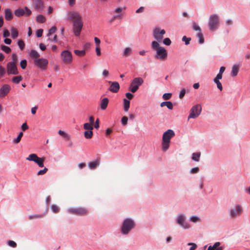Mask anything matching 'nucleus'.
Instances as JSON below:
<instances>
[{
    "label": "nucleus",
    "instance_id": "1",
    "mask_svg": "<svg viewBox=\"0 0 250 250\" xmlns=\"http://www.w3.org/2000/svg\"><path fill=\"white\" fill-rule=\"evenodd\" d=\"M68 19L73 22V30L76 36H79L83 26L82 18L77 11H70L68 13Z\"/></svg>",
    "mask_w": 250,
    "mask_h": 250
},
{
    "label": "nucleus",
    "instance_id": "2",
    "mask_svg": "<svg viewBox=\"0 0 250 250\" xmlns=\"http://www.w3.org/2000/svg\"><path fill=\"white\" fill-rule=\"evenodd\" d=\"M151 47L152 50L156 51V54L154 58L159 60L161 61H165L167 58V50L163 47L161 46L156 41H152L151 42Z\"/></svg>",
    "mask_w": 250,
    "mask_h": 250
},
{
    "label": "nucleus",
    "instance_id": "3",
    "mask_svg": "<svg viewBox=\"0 0 250 250\" xmlns=\"http://www.w3.org/2000/svg\"><path fill=\"white\" fill-rule=\"evenodd\" d=\"M175 136V132L172 129H168L165 132L162 137V150L166 151L169 148L170 139Z\"/></svg>",
    "mask_w": 250,
    "mask_h": 250
},
{
    "label": "nucleus",
    "instance_id": "4",
    "mask_svg": "<svg viewBox=\"0 0 250 250\" xmlns=\"http://www.w3.org/2000/svg\"><path fill=\"white\" fill-rule=\"evenodd\" d=\"M220 25V17L217 14H211L208 18V26L210 31L216 30Z\"/></svg>",
    "mask_w": 250,
    "mask_h": 250
},
{
    "label": "nucleus",
    "instance_id": "5",
    "mask_svg": "<svg viewBox=\"0 0 250 250\" xmlns=\"http://www.w3.org/2000/svg\"><path fill=\"white\" fill-rule=\"evenodd\" d=\"M135 222L131 219H125L121 227V232L124 234H127L135 227Z\"/></svg>",
    "mask_w": 250,
    "mask_h": 250
},
{
    "label": "nucleus",
    "instance_id": "6",
    "mask_svg": "<svg viewBox=\"0 0 250 250\" xmlns=\"http://www.w3.org/2000/svg\"><path fill=\"white\" fill-rule=\"evenodd\" d=\"M67 212L78 216H85L89 213L88 210L84 207L70 208L67 209Z\"/></svg>",
    "mask_w": 250,
    "mask_h": 250
},
{
    "label": "nucleus",
    "instance_id": "7",
    "mask_svg": "<svg viewBox=\"0 0 250 250\" xmlns=\"http://www.w3.org/2000/svg\"><path fill=\"white\" fill-rule=\"evenodd\" d=\"M144 83L142 78L137 77L134 78L131 82L130 85L129 90L132 93L136 92L140 85Z\"/></svg>",
    "mask_w": 250,
    "mask_h": 250
},
{
    "label": "nucleus",
    "instance_id": "8",
    "mask_svg": "<svg viewBox=\"0 0 250 250\" xmlns=\"http://www.w3.org/2000/svg\"><path fill=\"white\" fill-rule=\"evenodd\" d=\"M202 107L200 104H196L192 107L189 111L188 120L190 118L195 119L198 117L201 114Z\"/></svg>",
    "mask_w": 250,
    "mask_h": 250
},
{
    "label": "nucleus",
    "instance_id": "9",
    "mask_svg": "<svg viewBox=\"0 0 250 250\" xmlns=\"http://www.w3.org/2000/svg\"><path fill=\"white\" fill-rule=\"evenodd\" d=\"M26 159L28 161L34 162L40 167H44L43 162L45 158L39 157L36 154L33 153L30 154Z\"/></svg>",
    "mask_w": 250,
    "mask_h": 250
},
{
    "label": "nucleus",
    "instance_id": "10",
    "mask_svg": "<svg viewBox=\"0 0 250 250\" xmlns=\"http://www.w3.org/2000/svg\"><path fill=\"white\" fill-rule=\"evenodd\" d=\"M61 57L63 62L65 64H70L73 61V56L71 52L68 50H63L61 54Z\"/></svg>",
    "mask_w": 250,
    "mask_h": 250
},
{
    "label": "nucleus",
    "instance_id": "11",
    "mask_svg": "<svg viewBox=\"0 0 250 250\" xmlns=\"http://www.w3.org/2000/svg\"><path fill=\"white\" fill-rule=\"evenodd\" d=\"M165 33L166 31L164 29H161L158 27L155 28L153 30V37L158 42H161Z\"/></svg>",
    "mask_w": 250,
    "mask_h": 250
},
{
    "label": "nucleus",
    "instance_id": "12",
    "mask_svg": "<svg viewBox=\"0 0 250 250\" xmlns=\"http://www.w3.org/2000/svg\"><path fill=\"white\" fill-rule=\"evenodd\" d=\"M34 63L37 67L42 70H44L47 69L48 62L46 59L39 58L38 59H35Z\"/></svg>",
    "mask_w": 250,
    "mask_h": 250
},
{
    "label": "nucleus",
    "instance_id": "13",
    "mask_svg": "<svg viewBox=\"0 0 250 250\" xmlns=\"http://www.w3.org/2000/svg\"><path fill=\"white\" fill-rule=\"evenodd\" d=\"M186 216L184 214H181L177 217V223L184 229H187L190 228V225L186 222Z\"/></svg>",
    "mask_w": 250,
    "mask_h": 250
},
{
    "label": "nucleus",
    "instance_id": "14",
    "mask_svg": "<svg viewBox=\"0 0 250 250\" xmlns=\"http://www.w3.org/2000/svg\"><path fill=\"white\" fill-rule=\"evenodd\" d=\"M31 11L27 7L24 9L19 8L14 11L15 15L17 17H21L23 15L29 16L31 14Z\"/></svg>",
    "mask_w": 250,
    "mask_h": 250
},
{
    "label": "nucleus",
    "instance_id": "15",
    "mask_svg": "<svg viewBox=\"0 0 250 250\" xmlns=\"http://www.w3.org/2000/svg\"><path fill=\"white\" fill-rule=\"evenodd\" d=\"M7 71L9 74L17 75L19 74L16 64L14 62H9L7 63Z\"/></svg>",
    "mask_w": 250,
    "mask_h": 250
},
{
    "label": "nucleus",
    "instance_id": "16",
    "mask_svg": "<svg viewBox=\"0 0 250 250\" xmlns=\"http://www.w3.org/2000/svg\"><path fill=\"white\" fill-rule=\"evenodd\" d=\"M242 209L240 206H236L234 208L230 210L229 213L231 218H235L237 215H240L242 213Z\"/></svg>",
    "mask_w": 250,
    "mask_h": 250
},
{
    "label": "nucleus",
    "instance_id": "17",
    "mask_svg": "<svg viewBox=\"0 0 250 250\" xmlns=\"http://www.w3.org/2000/svg\"><path fill=\"white\" fill-rule=\"evenodd\" d=\"M11 87L8 84H4L0 88V98L5 97L10 91Z\"/></svg>",
    "mask_w": 250,
    "mask_h": 250
},
{
    "label": "nucleus",
    "instance_id": "18",
    "mask_svg": "<svg viewBox=\"0 0 250 250\" xmlns=\"http://www.w3.org/2000/svg\"><path fill=\"white\" fill-rule=\"evenodd\" d=\"M109 83H111V85L109 88V90L113 93H117L119 89H120V84L117 82H112L109 81Z\"/></svg>",
    "mask_w": 250,
    "mask_h": 250
},
{
    "label": "nucleus",
    "instance_id": "19",
    "mask_svg": "<svg viewBox=\"0 0 250 250\" xmlns=\"http://www.w3.org/2000/svg\"><path fill=\"white\" fill-rule=\"evenodd\" d=\"M100 159H97L96 161L91 162L88 163V167L90 169H95L97 167L100 165Z\"/></svg>",
    "mask_w": 250,
    "mask_h": 250
},
{
    "label": "nucleus",
    "instance_id": "20",
    "mask_svg": "<svg viewBox=\"0 0 250 250\" xmlns=\"http://www.w3.org/2000/svg\"><path fill=\"white\" fill-rule=\"evenodd\" d=\"M33 4L36 9H42L43 3L42 0H35Z\"/></svg>",
    "mask_w": 250,
    "mask_h": 250
},
{
    "label": "nucleus",
    "instance_id": "21",
    "mask_svg": "<svg viewBox=\"0 0 250 250\" xmlns=\"http://www.w3.org/2000/svg\"><path fill=\"white\" fill-rule=\"evenodd\" d=\"M109 100L108 98H104L102 100L100 106L102 110H105L106 109L108 104Z\"/></svg>",
    "mask_w": 250,
    "mask_h": 250
},
{
    "label": "nucleus",
    "instance_id": "22",
    "mask_svg": "<svg viewBox=\"0 0 250 250\" xmlns=\"http://www.w3.org/2000/svg\"><path fill=\"white\" fill-rule=\"evenodd\" d=\"M220 245V242H216L214 244V245L212 246H209L208 247V250H223V248L221 247H219Z\"/></svg>",
    "mask_w": 250,
    "mask_h": 250
},
{
    "label": "nucleus",
    "instance_id": "23",
    "mask_svg": "<svg viewBox=\"0 0 250 250\" xmlns=\"http://www.w3.org/2000/svg\"><path fill=\"white\" fill-rule=\"evenodd\" d=\"M5 18L7 21H10L13 17V14L10 9H6L5 10Z\"/></svg>",
    "mask_w": 250,
    "mask_h": 250
},
{
    "label": "nucleus",
    "instance_id": "24",
    "mask_svg": "<svg viewBox=\"0 0 250 250\" xmlns=\"http://www.w3.org/2000/svg\"><path fill=\"white\" fill-rule=\"evenodd\" d=\"M239 65L238 64H234L232 66L231 75L232 77L236 76L239 72Z\"/></svg>",
    "mask_w": 250,
    "mask_h": 250
},
{
    "label": "nucleus",
    "instance_id": "25",
    "mask_svg": "<svg viewBox=\"0 0 250 250\" xmlns=\"http://www.w3.org/2000/svg\"><path fill=\"white\" fill-rule=\"evenodd\" d=\"M161 107H164L166 106L169 109H173V104L172 102L168 101V102H163L161 103L160 104Z\"/></svg>",
    "mask_w": 250,
    "mask_h": 250
},
{
    "label": "nucleus",
    "instance_id": "26",
    "mask_svg": "<svg viewBox=\"0 0 250 250\" xmlns=\"http://www.w3.org/2000/svg\"><path fill=\"white\" fill-rule=\"evenodd\" d=\"M58 134L62 136L66 140H69L70 139V136L68 134L65 133L62 130H59Z\"/></svg>",
    "mask_w": 250,
    "mask_h": 250
},
{
    "label": "nucleus",
    "instance_id": "27",
    "mask_svg": "<svg viewBox=\"0 0 250 250\" xmlns=\"http://www.w3.org/2000/svg\"><path fill=\"white\" fill-rule=\"evenodd\" d=\"M11 37L13 39H16L18 37L19 32L15 27H12L11 29Z\"/></svg>",
    "mask_w": 250,
    "mask_h": 250
},
{
    "label": "nucleus",
    "instance_id": "28",
    "mask_svg": "<svg viewBox=\"0 0 250 250\" xmlns=\"http://www.w3.org/2000/svg\"><path fill=\"white\" fill-rule=\"evenodd\" d=\"M30 55L31 58H35V59H38L40 57V55L38 52L35 50H32L31 51Z\"/></svg>",
    "mask_w": 250,
    "mask_h": 250
},
{
    "label": "nucleus",
    "instance_id": "29",
    "mask_svg": "<svg viewBox=\"0 0 250 250\" xmlns=\"http://www.w3.org/2000/svg\"><path fill=\"white\" fill-rule=\"evenodd\" d=\"M130 107V102L129 100L124 99V108L125 111H127Z\"/></svg>",
    "mask_w": 250,
    "mask_h": 250
},
{
    "label": "nucleus",
    "instance_id": "30",
    "mask_svg": "<svg viewBox=\"0 0 250 250\" xmlns=\"http://www.w3.org/2000/svg\"><path fill=\"white\" fill-rule=\"evenodd\" d=\"M122 18V14H117L114 15L109 20L108 22L110 24H112L115 20L116 19H120Z\"/></svg>",
    "mask_w": 250,
    "mask_h": 250
},
{
    "label": "nucleus",
    "instance_id": "31",
    "mask_svg": "<svg viewBox=\"0 0 250 250\" xmlns=\"http://www.w3.org/2000/svg\"><path fill=\"white\" fill-rule=\"evenodd\" d=\"M36 21L40 23H44L46 21L45 17L42 15H39L36 17Z\"/></svg>",
    "mask_w": 250,
    "mask_h": 250
},
{
    "label": "nucleus",
    "instance_id": "32",
    "mask_svg": "<svg viewBox=\"0 0 250 250\" xmlns=\"http://www.w3.org/2000/svg\"><path fill=\"white\" fill-rule=\"evenodd\" d=\"M22 79L23 78L21 76H18L14 77L12 79V81L13 83L18 84L22 80Z\"/></svg>",
    "mask_w": 250,
    "mask_h": 250
},
{
    "label": "nucleus",
    "instance_id": "33",
    "mask_svg": "<svg viewBox=\"0 0 250 250\" xmlns=\"http://www.w3.org/2000/svg\"><path fill=\"white\" fill-rule=\"evenodd\" d=\"M92 130H87L84 132V137L86 139H90L93 136Z\"/></svg>",
    "mask_w": 250,
    "mask_h": 250
},
{
    "label": "nucleus",
    "instance_id": "34",
    "mask_svg": "<svg viewBox=\"0 0 250 250\" xmlns=\"http://www.w3.org/2000/svg\"><path fill=\"white\" fill-rule=\"evenodd\" d=\"M201 155L200 152L193 153L192 154V159L195 161L198 162Z\"/></svg>",
    "mask_w": 250,
    "mask_h": 250
},
{
    "label": "nucleus",
    "instance_id": "35",
    "mask_svg": "<svg viewBox=\"0 0 250 250\" xmlns=\"http://www.w3.org/2000/svg\"><path fill=\"white\" fill-rule=\"evenodd\" d=\"M132 52V49L130 47H126L125 49L123 55L125 57L129 56Z\"/></svg>",
    "mask_w": 250,
    "mask_h": 250
},
{
    "label": "nucleus",
    "instance_id": "36",
    "mask_svg": "<svg viewBox=\"0 0 250 250\" xmlns=\"http://www.w3.org/2000/svg\"><path fill=\"white\" fill-rule=\"evenodd\" d=\"M0 48L3 51L7 54L11 51V49L9 47L3 44L0 45Z\"/></svg>",
    "mask_w": 250,
    "mask_h": 250
},
{
    "label": "nucleus",
    "instance_id": "37",
    "mask_svg": "<svg viewBox=\"0 0 250 250\" xmlns=\"http://www.w3.org/2000/svg\"><path fill=\"white\" fill-rule=\"evenodd\" d=\"M75 54L79 56L83 57L85 55V51L84 50H75L74 51Z\"/></svg>",
    "mask_w": 250,
    "mask_h": 250
},
{
    "label": "nucleus",
    "instance_id": "38",
    "mask_svg": "<svg viewBox=\"0 0 250 250\" xmlns=\"http://www.w3.org/2000/svg\"><path fill=\"white\" fill-rule=\"evenodd\" d=\"M197 36L198 38L199 39V42L200 44L203 43L204 42V38L203 34L202 33V32H199L197 34Z\"/></svg>",
    "mask_w": 250,
    "mask_h": 250
},
{
    "label": "nucleus",
    "instance_id": "39",
    "mask_svg": "<svg viewBox=\"0 0 250 250\" xmlns=\"http://www.w3.org/2000/svg\"><path fill=\"white\" fill-rule=\"evenodd\" d=\"M23 136V133L22 132H20L18 137H17V138L15 139L14 140H13V142L15 143V144H18L21 140V137H22Z\"/></svg>",
    "mask_w": 250,
    "mask_h": 250
},
{
    "label": "nucleus",
    "instance_id": "40",
    "mask_svg": "<svg viewBox=\"0 0 250 250\" xmlns=\"http://www.w3.org/2000/svg\"><path fill=\"white\" fill-rule=\"evenodd\" d=\"M189 220L193 223H196L200 221V218L196 216H192L190 217Z\"/></svg>",
    "mask_w": 250,
    "mask_h": 250
},
{
    "label": "nucleus",
    "instance_id": "41",
    "mask_svg": "<svg viewBox=\"0 0 250 250\" xmlns=\"http://www.w3.org/2000/svg\"><path fill=\"white\" fill-rule=\"evenodd\" d=\"M83 128L85 130H92L93 127L92 125L89 123H85L83 125Z\"/></svg>",
    "mask_w": 250,
    "mask_h": 250
},
{
    "label": "nucleus",
    "instance_id": "42",
    "mask_svg": "<svg viewBox=\"0 0 250 250\" xmlns=\"http://www.w3.org/2000/svg\"><path fill=\"white\" fill-rule=\"evenodd\" d=\"M57 30V28L56 26H52L49 30V32L47 35L48 37H49L52 34L54 33Z\"/></svg>",
    "mask_w": 250,
    "mask_h": 250
},
{
    "label": "nucleus",
    "instance_id": "43",
    "mask_svg": "<svg viewBox=\"0 0 250 250\" xmlns=\"http://www.w3.org/2000/svg\"><path fill=\"white\" fill-rule=\"evenodd\" d=\"M51 209L52 211L55 213H57L60 211V208L59 207L55 205H52Z\"/></svg>",
    "mask_w": 250,
    "mask_h": 250
},
{
    "label": "nucleus",
    "instance_id": "44",
    "mask_svg": "<svg viewBox=\"0 0 250 250\" xmlns=\"http://www.w3.org/2000/svg\"><path fill=\"white\" fill-rule=\"evenodd\" d=\"M214 82L216 84L217 88L220 90L222 91L223 89V87L221 83L220 82L219 80H214Z\"/></svg>",
    "mask_w": 250,
    "mask_h": 250
},
{
    "label": "nucleus",
    "instance_id": "45",
    "mask_svg": "<svg viewBox=\"0 0 250 250\" xmlns=\"http://www.w3.org/2000/svg\"><path fill=\"white\" fill-rule=\"evenodd\" d=\"M192 28L195 31H199V32H201V28L195 22L192 23Z\"/></svg>",
    "mask_w": 250,
    "mask_h": 250
},
{
    "label": "nucleus",
    "instance_id": "46",
    "mask_svg": "<svg viewBox=\"0 0 250 250\" xmlns=\"http://www.w3.org/2000/svg\"><path fill=\"white\" fill-rule=\"evenodd\" d=\"M18 44L20 49L22 50L24 49L25 46L24 42L22 40H20L18 41Z\"/></svg>",
    "mask_w": 250,
    "mask_h": 250
},
{
    "label": "nucleus",
    "instance_id": "47",
    "mask_svg": "<svg viewBox=\"0 0 250 250\" xmlns=\"http://www.w3.org/2000/svg\"><path fill=\"white\" fill-rule=\"evenodd\" d=\"M20 66L21 68L23 69H24L27 66V61L26 60H23L21 61L20 62Z\"/></svg>",
    "mask_w": 250,
    "mask_h": 250
},
{
    "label": "nucleus",
    "instance_id": "48",
    "mask_svg": "<svg viewBox=\"0 0 250 250\" xmlns=\"http://www.w3.org/2000/svg\"><path fill=\"white\" fill-rule=\"evenodd\" d=\"M171 93H165L163 95V98L165 100H168L171 98Z\"/></svg>",
    "mask_w": 250,
    "mask_h": 250
},
{
    "label": "nucleus",
    "instance_id": "49",
    "mask_svg": "<svg viewBox=\"0 0 250 250\" xmlns=\"http://www.w3.org/2000/svg\"><path fill=\"white\" fill-rule=\"evenodd\" d=\"M43 215H40V214H36V215H30L29 216V220H32V219H37V218H41L42 217H43Z\"/></svg>",
    "mask_w": 250,
    "mask_h": 250
},
{
    "label": "nucleus",
    "instance_id": "50",
    "mask_svg": "<svg viewBox=\"0 0 250 250\" xmlns=\"http://www.w3.org/2000/svg\"><path fill=\"white\" fill-rule=\"evenodd\" d=\"M48 169L46 167H44L43 169L39 170L37 173V175H42L46 173Z\"/></svg>",
    "mask_w": 250,
    "mask_h": 250
},
{
    "label": "nucleus",
    "instance_id": "51",
    "mask_svg": "<svg viewBox=\"0 0 250 250\" xmlns=\"http://www.w3.org/2000/svg\"><path fill=\"white\" fill-rule=\"evenodd\" d=\"M190 40V38H187L186 36H184L182 38V41L185 42L186 45H188V44H189Z\"/></svg>",
    "mask_w": 250,
    "mask_h": 250
},
{
    "label": "nucleus",
    "instance_id": "52",
    "mask_svg": "<svg viewBox=\"0 0 250 250\" xmlns=\"http://www.w3.org/2000/svg\"><path fill=\"white\" fill-rule=\"evenodd\" d=\"M128 118L126 116H124L121 120L122 124L123 125H126L127 124Z\"/></svg>",
    "mask_w": 250,
    "mask_h": 250
},
{
    "label": "nucleus",
    "instance_id": "53",
    "mask_svg": "<svg viewBox=\"0 0 250 250\" xmlns=\"http://www.w3.org/2000/svg\"><path fill=\"white\" fill-rule=\"evenodd\" d=\"M125 8L118 7L115 10V12L118 14H122L121 13L123 10H125Z\"/></svg>",
    "mask_w": 250,
    "mask_h": 250
},
{
    "label": "nucleus",
    "instance_id": "54",
    "mask_svg": "<svg viewBox=\"0 0 250 250\" xmlns=\"http://www.w3.org/2000/svg\"><path fill=\"white\" fill-rule=\"evenodd\" d=\"M188 245L191 246L189 250H195L197 247V245L193 243H188Z\"/></svg>",
    "mask_w": 250,
    "mask_h": 250
},
{
    "label": "nucleus",
    "instance_id": "55",
    "mask_svg": "<svg viewBox=\"0 0 250 250\" xmlns=\"http://www.w3.org/2000/svg\"><path fill=\"white\" fill-rule=\"evenodd\" d=\"M163 43L167 45H170L171 42L168 38H167L163 40Z\"/></svg>",
    "mask_w": 250,
    "mask_h": 250
},
{
    "label": "nucleus",
    "instance_id": "56",
    "mask_svg": "<svg viewBox=\"0 0 250 250\" xmlns=\"http://www.w3.org/2000/svg\"><path fill=\"white\" fill-rule=\"evenodd\" d=\"M8 245L13 248H16L17 246V244L16 242L12 240H9L8 242Z\"/></svg>",
    "mask_w": 250,
    "mask_h": 250
},
{
    "label": "nucleus",
    "instance_id": "57",
    "mask_svg": "<svg viewBox=\"0 0 250 250\" xmlns=\"http://www.w3.org/2000/svg\"><path fill=\"white\" fill-rule=\"evenodd\" d=\"M186 94V90L185 89H183L180 91V93L179 94V98L182 99L184 97L185 95Z\"/></svg>",
    "mask_w": 250,
    "mask_h": 250
},
{
    "label": "nucleus",
    "instance_id": "58",
    "mask_svg": "<svg viewBox=\"0 0 250 250\" xmlns=\"http://www.w3.org/2000/svg\"><path fill=\"white\" fill-rule=\"evenodd\" d=\"M5 73V70L4 67L0 65V76L3 77Z\"/></svg>",
    "mask_w": 250,
    "mask_h": 250
},
{
    "label": "nucleus",
    "instance_id": "59",
    "mask_svg": "<svg viewBox=\"0 0 250 250\" xmlns=\"http://www.w3.org/2000/svg\"><path fill=\"white\" fill-rule=\"evenodd\" d=\"M199 168L198 167L192 168L190 169L191 173H197L199 172Z\"/></svg>",
    "mask_w": 250,
    "mask_h": 250
},
{
    "label": "nucleus",
    "instance_id": "60",
    "mask_svg": "<svg viewBox=\"0 0 250 250\" xmlns=\"http://www.w3.org/2000/svg\"><path fill=\"white\" fill-rule=\"evenodd\" d=\"M43 30L42 29H38L37 31L36 35L38 37H41L42 35Z\"/></svg>",
    "mask_w": 250,
    "mask_h": 250
},
{
    "label": "nucleus",
    "instance_id": "61",
    "mask_svg": "<svg viewBox=\"0 0 250 250\" xmlns=\"http://www.w3.org/2000/svg\"><path fill=\"white\" fill-rule=\"evenodd\" d=\"M12 61L11 62H14L15 64L16 63L17 61V56L16 54H13L12 56Z\"/></svg>",
    "mask_w": 250,
    "mask_h": 250
},
{
    "label": "nucleus",
    "instance_id": "62",
    "mask_svg": "<svg viewBox=\"0 0 250 250\" xmlns=\"http://www.w3.org/2000/svg\"><path fill=\"white\" fill-rule=\"evenodd\" d=\"M96 55L98 56L101 55L100 46H96Z\"/></svg>",
    "mask_w": 250,
    "mask_h": 250
},
{
    "label": "nucleus",
    "instance_id": "63",
    "mask_svg": "<svg viewBox=\"0 0 250 250\" xmlns=\"http://www.w3.org/2000/svg\"><path fill=\"white\" fill-rule=\"evenodd\" d=\"M10 36V32L7 29H5L3 32V37L7 38Z\"/></svg>",
    "mask_w": 250,
    "mask_h": 250
},
{
    "label": "nucleus",
    "instance_id": "64",
    "mask_svg": "<svg viewBox=\"0 0 250 250\" xmlns=\"http://www.w3.org/2000/svg\"><path fill=\"white\" fill-rule=\"evenodd\" d=\"M125 96L129 100H131L134 97L133 95L130 93H126Z\"/></svg>",
    "mask_w": 250,
    "mask_h": 250
}]
</instances>
